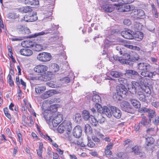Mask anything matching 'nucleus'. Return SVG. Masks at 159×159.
I'll return each mask as SVG.
<instances>
[{"label": "nucleus", "instance_id": "obj_24", "mask_svg": "<svg viewBox=\"0 0 159 159\" xmlns=\"http://www.w3.org/2000/svg\"><path fill=\"white\" fill-rule=\"evenodd\" d=\"M102 7L105 12H111L115 9V8L112 5L106 4L103 5Z\"/></svg>", "mask_w": 159, "mask_h": 159}, {"label": "nucleus", "instance_id": "obj_33", "mask_svg": "<svg viewBox=\"0 0 159 159\" xmlns=\"http://www.w3.org/2000/svg\"><path fill=\"white\" fill-rule=\"evenodd\" d=\"M25 3L27 4L36 6L39 4L38 0H25Z\"/></svg>", "mask_w": 159, "mask_h": 159}, {"label": "nucleus", "instance_id": "obj_25", "mask_svg": "<svg viewBox=\"0 0 159 159\" xmlns=\"http://www.w3.org/2000/svg\"><path fill=\"white\" fill-rule=\"evenodd\" d=\"M43 148V145L42 143H39V149L36 150L37 154L39 157V159H41L43 158L42 152Z\"/></svg>", "mask_w": 159, "mask_h": 159}, {"label": "nucleus", "instance_id": "obj_9", "mask_svg": "<svg viewBox=\"0 0 159 159\" xmlns=\"http://www.w3.org/2000/svg\"><path fill=\"white\" fill-rule=\"evenodd\" d=\"M58 92L55 89H53L46 91L40 95V98L43 99H45L58 93Z\"/></svg>", "mask_w": 159, "mask_h": 159}, {"label": "nucleus", "instance_id": "obj_1", "mask_svg": "<svg viewBox=\"0 0 159 159\" xmlns=\"http://www.w3.org/2000/svg\"><path fill=\"white\" fill-rule=\"evenodd\" d=\"M48 34H50L51 35H52L51 38L55 39H57L59 38V32L57 30V28L54 27H52L49 29L47 30V31L45 32L44 31H42L38 33H36L32 34L30 36V38H35L37 36L43 35Z\"/></svg>", "mask_w": 159, "mask_h": 159}, {"label": "nucleus", "instance_id": "obj_39", "mask_svg": "<svg viewBox=\"0 0 159 159\" xmlns=\"http://www.w3.org/2000/svg\"><path fill=\"white\" fill-rule=\"evenodd\" d=\"M132 152H134L135 154L139 155L141 153V150L139 147L137 146H135L132 148Z\"/></svg>", "mask_w": 159, "mask_h": 159}, {"label": "nucleus", "instance_id": "obj_23", "mask_svg": "<svg viewBox=\"0 0 159 159\" xmlns=\"http://www.w3.org/2000/svg\"><path fill=\"white\" fill-rule=\"evenodd\" d=\"M65 138L66 140L69 141L71 143H75V140L74 138L72 135L71 131L66 132L65 135Z\"/></svg>", "mask_w": 159, "mask_h": 159}, {"label": "nucleus", "instance_id": "obj_11", "mask_svg": "<svg viewBox=\"0 0 159 159\" xmlns=\"http://www.w3.org/2000/svg\"><path fill=\"white\" fill-rule=\"evenodd\" d=\"M17 31L24 34H28L30 33V30L24 25H18L17 27Z\"/></svg>", "mask_w": 159, "mask_h": 159}, {"label": "nucleus", "instance_id": "obj_45", "mask_svg": "<svg viewBox=\"0 0 159 159\" xmlns=\"http://www.w3.org/2000/svg\"><path fill=\"white\" fill-rule=\"evenodd\" d=\"M49 105L51 104H53L55 103H59L60 102V98H54L51 99L50 100H46Z\"/></svg>", "mask_w": 159, "mask_h": 159}, {"label": "nucleus", "instance_id": "obj_34", "mask_svg": "<svg viewBox=\"0 0 159 159\" xmlns=\"http://www.w3.org/2000/svg\"><path fill=\"white\" fill-rule=\"evenodd\" d=\"M137 97L140 101L145 102L146 100L145 95L142 92H138Z\"/></svg>", "mask_w": 159, "mask_h": 159}, {"label": "nucleus", "instance_id": "obj_30", "mask_svg": "<svg viewBox=\"0 0 159 159\" xmlns=\"http://www.w3.org/2000/svg\"><path fill=\"white\" fill-rule=\"evenodd\" d=\"M130 101L135 108L138 109L140 108L141 104L136 99H131L130 100Z\"/></svg>", "mask_w": 159, "mask_h": 159}, {"label": "nucleus", "instance_id": "obj_3", "mask_svg": "<svg viewBox=\"0 0 159 159\" xmlns=\"http://www.w3.org/2000/svg\"><path fill=\"white\" fill-rule=\"evenodd\" d=\"M63 119L62 115L61 114H58L54 117H52L48 124L51 128L56 127L62 120Z\"/></svg>", "mask_w": 159, "mask_h": 159}, {"label": "nucleus", "instance_id": "obj_27", "mask_svg": "<svg viewBox=\"0 0 159 159\" xmlns=\"http://www.w3.org/2000/svg\"><path fill=\"white\" fill-rule=\"evenodd\" d=\"M155 142L154 139L152 137H148L145 139V145L147 146L153 145Z\"/></svg>", "mask_w": 159, "mask_h": 159}, {"label": "nucleus", "instance_id": "obj_38", "mask_svg": "<svg viewBox=\"0 0 159 159\" xmlns=\"http://www.w3.org/2000/svg\"><path fill=\"white\" fill-rule=\"evenodd\" d=\"M102 114H105L108 117H110L111 116V112L110 109L106 106H104Z\"/></svg>", "mask_w": 159, "mask_h": 159}, {"label": "nucleus", "instance_id": "obj_50", "mask_svg": "<svg viewBox=\"0 0 159 159\" xmlns=\"http://www.w3.org/2000/svg\"><path fill=\"white\" fill-rule=\"evenodd\" d=\"M14 107V110L16 112H18L19 111L18 108L17 106H15L14 104L12 102H11L9 106V109L11 111H13L14 109L13 107Z\"/></svg>", "mask_w": 159, "mask_h": 159}, {"label": "nucleus", "instance_id": "obj_49", "mask_svg": "<svg viewBox=\"0 0 159 159\" xmlns=\"http://www.w3.org/2000/svg\"><path fill=\"white\" fill-rule=\"evenodd\" d=\"M16 134L18 139V141L20 145L23 144V138L22 135L19 131L16 132Z\"/></svg>", "mask_w": 159, "mask_h": 159}, {"label": "nucleus", "instance_id": "obj_40", "mask_svg": "<svg viewBox=\"0 0 159 159\" xmlns=\"http://www.w3.org/2000/svg\"><path fill=\"white\" fill-rule=\"evenodd\" d=\"M90 119V122L92 125L97 126L98 125V120L93 116H91Z\"/></svg>", "mask_w": 159, "mask_h": 159}, {"label": "nucleus", "instance_id": "obj_59", "mask_svg": "<svg viewBox=\"0 0 159 159\" xmlns=\"http://www.w3.org/2000/svg\"><path fill=\"white\" fill-rule=\"evenodd\" d=\"M23 102L27 109H28V111H29V109L28 105L30 108H32L30 102H28V101L26 98H24L23 99Z\"/></svg>", "mask_w": 159, "mask_h": 159}, {"label": "nucleus", "instance_id": "obj_46", "mask_svg": "<svg viewBox=\"0 0 159 159\" xmlns=\"http://www.w3.org/2000/svg\"><path fill=\"white\" fill-rule=\"evenodd\" d=\"M49 106L47 100L44 101L42 105L43 110L44 111L47 110H49L50 107Z\"/></svg>", "mask_w": 159, "mask_h": 159}, {"label": "nucleus", "instance_id": "obj_56", "mask_svg": "<svg viewBox=\"0 0 159 159\" xmlns=\"http://www.w3.org/2000/svg\"><path fill=\"white\" fill-rule=\"evenodd\" d=\"M6 132L7 134L8 135L9 137L11 139V140L14 142V141L13 140V138L12 137L10 129L9 128H7L6 129Z\"/></svg>", "mask_w": 159, "mask_h": 159}, {"label": "nucleus", "instance_id": "obj_54", "mask_svg": "<svg viewBox=\"0 0 159 159\" xmlns=\"http://www.w3.org/2000/svg\"><path fill=\"white\" fill-rule=\"evenodd\" d=\"M57 130L58 132L60 133H62L65 131H66L65 128L64 127H63V125L62 123L59 125L57 128Z\"/></svg>", "mask_w": 159, "mask_h": 159}, {"label": "nucleus", "instance_id": "obj_21", "mask_svg": "<svg viewBox=\"0 0 159 159\" xmlns=\"http://www.w3.org/2000/svg\"><path fill=\"white\" fill-rule=\"evenodd\" d=\"M53 74V73L51 70L45 72L43 75H41L43 79L42 80L46 81L51 80L52 75Z\"/></svg>", "mask_w": 159, "mask_h": 159}, {"label": "nucleus", "instance_id": "obj_7", "mask_svg": "<svg viewBox=\"0 0 159 159\" xmlns=\"http://www.w3.org/2000/svg\"><path fill=\"white\" fill-rule=\"evenodd\" d=\"M122 110L128 113L132 114L134 112V109L129 103L127 101L123 102L121 105Z\"/></svg>", "mask_w": 159, "mask_h": 159}, {"label": "nucleus", "instance_id": "obj_6", "mask_svg": "<svg viewBox=\"0 0 159 159\" xmlns=\"http://www.w3.org/2000/svg\"><path fill=\"white\" fill-rule=\"evenodd\" d=\"M116 92L117 94L121 97H125L128 93V90L124 85H117Z\"/></svg>", "mask_w": 159, "mask_h": 159}, {"label": "nucleus", "instance_id": "obj_47", "mask_svg": "<svg viewBox=\"0 0 159 159\" xmlns=\"http://www.w3.org/2000/svg\"><path fill=\"white\" fill-rule=\"evenodd\" d=\"M33 11V8L32 7L29 6L24 7L22 8V11L23 12L27 13L31 12Z\"/></svg>", "mask_w": 159, "mask_h": 159}, {"label": "nucleus", "instance_id": "obj_20", "mask_svg": "<svg viewBox=\"0 0 159 159\" xmlns=\"http://www.w3.org/2000/svg\"><path fill=\"white\" fill-rule=\"evenodd\" d=\"M66 132L72 131V127L71 122L68 120H64L62 123Z\"/></svg>", "mask_w": 159, "mask_h": 159}, {"label": "nucleus", "instance_id": "obj_29", "mask_svg": "<svg viewBox=\"0 0 159 159\" xmlns=\"http://www.w3.org/2000/svg\"><path fill=\"white\" fill-rule=\"evenodd\" d=\"M30 80L33 82H36L39 80H42L43 78H42L41 76H37L36 75H31L29 76Z\"/></svg>", "mask_w": 159, "mask_h": 159}, {"label": "nucleus", "instance_id": "obj_37", "mask_svg": "<svg viewBox=\"0 0 159 159\" xmlns=\"http://www.w3.org/2000/svg\"><path fill=\"white\" fill-rule=\"evenodd\" d=\"M92 101L95 103V104H99L101 101V97L97 94L94 95L92 97Z\"/></svg>", "mask_w": 159, "mask_h": 159}, {"label": "nucleus", "instance_id": "obj_55", "mask_svg": "<svg viewBox=\"0 0 159 159\" xmlns=\"http://www.w3.org/2000/svg\"><path fill=\"white\" fill-rule=\"evenodd\" d=\"M81 120V115L80 113H76L75 116V121L79 122Z\"/></svg>", "mask_w": 159, "mask_h": 159}, {"label": "nucleus", "instance_id": "obj_36", "mask_svg": "<svg viewBox=\"0 0 159 159\" xmlns=\"http://www.w3.org/2000/svg\"><path fill=\"white\" fill-rule=\"evenodd\" d=\"M148 117L149 118V121L151 122V119L153 118L154 116H156V112L155 111L151 109H149L148 112Z\"/></svg>", "mask_w": 159, "mask_h": 159}, {"label": "nucleus", "instance_id": "obj_41", "mask_svg": "<svg viewBox=\"0 0 159 159\" xmlns=\"http://www.w3.org/2000/svg\"><path fill=\"white\" fill-rule=\"evenodd\" d=\"M4 114L6 117H7L10 120L11 119V114L9 113V111L7 107L4 108L3 109Z\"/></svg>", "mask_w": 159, "mask_h": 159}, {"label": "nucleus", "instance_id": "obj_31", "mask_svg": "<svg viewBox=\"0 0 159 159\" xmlns=\"http://www.w3.org/2000/svg\"><path fill=\"white\" fill-rule=\"evenodd\" d=\"M118 81L121 84L120 85H125L128 87L129 82L126 79L120 77L118 79Z\"/></svg>", "mask_w": 159, "mask_h": 159}, {"label": "nucleus", "instance_id": "obj_63", "mask_svg": "<svg viewBox=\"0 0 159 159\" xmlns=\"http://www.w3.org/2000/svg\"><path fill=\"white\" fill-rule=\"evenodd\" d=\"M126 73L129 75H137L138 74L137 71L132 70H128L126 71Z\"/></svg>", "mask_w": 159, "mask_h": 159}, {"label": "nucleus", "instance_id": "obj_32", "mask_svg": "<svg viewBox=\"0 0 159 159\" xmlns=\"http://www.w3.org/2000/svg\"><path fill=\"white\" fill-rule=\"evenodd\" d=\"M82 116L83 118L85 120H88L90 118V116L89 112L86 110H84L82 113Z\"/></svg>", "mask_w": 159, "mask_h": 159}, {"label": "nucleus", "instance_id": "obj_44", "mask_svg": "<svg viewBox=\"0 0 159 159\" xmlns=\"http://www.w3.org/2000/svg\"><path fill=\"white\" fill-rule=\"evenodd\" d=\"M143 33L141 32H138L135 34V37L137 40L139 41L142 40L143 38Z\"/></svg>", "mask_w": 159, "mask_h": 159}, {"label": "nucleus", "instance_id": "obj_61", "mask_svg": "<svg viewBox=\"0 0 159 159\" xmlns=\"http://www.w3.org/2000/svg\"><path fill=\"white\" fill-rule=\"evenodd\" d=\"M140 83H139L140 85H143L146 84L145 80H147L146 78L142 77L141 76L139 78Z\"/></svg>", "mask_w": 159, "mask_h": 159}, {"label": "nucleus", "instance_id": "obj_26", "mask_svg": "<svg viewBox=\"0 0 159 159\" xmlns=\"http://www.w3.org/2000/svg\"><path fill=\"white\" fill-rule=\"evenodd\" d=\"M113 58L115 60L118 61L123 64H129V60H127V59L122 58L121 57H120L116 56H114Z\"/></svg>", "mask_w": 159, "mask_h": 159}, {"label": "nucleus", "instance_id": "obj_42", "mask_svg": "<svg viewBox=\"0 0 159 159\" xmlns=\"http://www.w3.org/2000/svg\"><path fill=\"white\" fill-rule=\"evenodd\" d=\"M137 16L138 18L141 19L145 15L144 11L140 9H139L137 10Z\"/></svg>", "mask_w": 159, "mask_h": 159}, {"label": "nucleus", "instance_id": "obj_64", "mask_svg": "<svg viewBox=\"0 0 159 159\" xmlns=\"http://www.w3.org/2000/svg\"><path fill=\"white\" fill-rule=\"evenodd\" d=\"M98 123L99 122L100 124L103 123L105 120V118L102 116L100 115L98 117Z\"/></svg>", "mask_w": 159, "mask_h": 159}, {"label": "nucleus", "instance_id": "obj_51", "mask_svg": "<svg viewBox=\"0 0 159 159\" xmlns=\"http://www.w3.org/2000/svg\"><path fill=\"white\" fill-rule=\"evenodd\" d=\"M111 75L115 78H118L120 76L121 74L117 71H111L110 72Z\"/></svg>", "mask_w": 159, "mask_h": 159}, {"label": "nucleus", "instance_id": "obj_19", "mask_svg": "<svg viewBox=\"0 0 159 159\" xmlns=\"http://www.w3.org/2000/svg\"><path fill=\"white\" fill-rule=\"evenodd\" d=\"M43 116L45 120H46V122L48 124L49 122L51 120L52 117V116L53 115L50 111L49 110H47L45 111H44L43 112Z\"/></svg>", "mask_w": 159, "mask_h": 159}, {"label": "nucleus", "instance_id": "obj_52", "mask_svg": "<svg viewBox=\"0 0 159 159\" xmlns=\"http://www.w3.org/2000/svg\"><path fill=\"white\" fill-rule=\"evenodd\" d=\"M7 48L8 51V54L9 56L12 59H14L15 61H16L12 55L13 53L11 47L10 45H7Z\"/></svg>", "mask_w": 159, "mask_h": 159}, {"label": "nucleus", "instance_id": "obj_13", "mask_svg": "<svg viewBox=\"0 0 159 159\" xmlns=\"http://www.w3.org/2000/svg\"><path fill=\"white\" fill-rule=\"evenodd\" d=\"M111 114L116 118L119 119L121 115V112L120 110L118 108L114 106L111 107Z\"/></svg>", "mask_w": 159, "mask_h": 159}, {"label": "nucleus", "instance_id": "obj_62", "mask_svg": "<svg viewBox=\"0 0 159 159\" xmlns=\"http://www.w3.org/2000/svg\"><path fill=\"white\" fill-rule=\"evenodd\" d=\"M41 136L45 140L49 141L50 142H52L53 141L52 139L48 134H42L41 135Z\"/></svg>", "mask_w": 159, "mask_h": 159}, {"label": "nucleus", "instance_id": "obj_28", "mask_svg": "<svg viewBox=\"0 0 159 159\" xmlns=\"http://www.w3.org/2000/svg\"><path fill=\"white\" fill-rule=\"evenodd\" d=\"M50 69L52 72L54 74L59 70V67L57 64L52 63L51 65Z\"/></svg>", "mask_w": 159, "mask_h": 159}, {"label": "nucleus", "instance_id": "obj_48", "mask_svg": "<svg viewBox=\"0 0 159 159\" xmlns=\"http://www.w3.org/2000/svg\"><path fill=\"white\" fill-rule=\"evenodd\" d=\"M49 110L53 114L54 112H56L57 110V107L56 104H53L50 105Z\"/></svg>", "mask_w": 159, "mask_h": 159}, {"label": "nucleus", "instance_id": "obj_16", "mask_svg": "<svg viewBox=\"0 0 159 159\" xmlns=\"http://www.w3.org/2000/svg\"><path fill=\"white\" fill-rule=\"evenodd\" d=\"M21 44L23 47L25 48H33L35 45V42L31 40H26L22 41Z\"/></svg>", "mask_w": 159, "mask_h": 159}, {"label": "nucleus", "instance_id": "obj_15", "mask_svg": "<svg viewBox=\"0 0 159 159\" xmlns=\"http://www.w3.org/2000/svg\"><path fill=\"white\" fill-rule=\"evenodd\" d=\"M20 53L21 55L26 57H30L32 55L33 53L32 50L28 48H25L20 50Z\"/></svg>", "mask_w": 159, "mask_h": 159}, {"label": "nucleus", "instance_id": "obj_2", "mask_svg": "<svg viewBox=\"0 0 159 159\" xmlns=\"http://www.w3.org/2000/svg\"><path fill=\"white\" fill-rule=\"evenodd\" d=\"M150 67L149 64L144 62L140 63L138 64V69L140 70H144L141 73V75L145 77L152 78L154 73L149 71L148 69Z\"/></svg>", "mask_w": 159, "mask_h": 159}, {"label": "nucleus", "instance_id": "obj_5", "mask_svg": "<svg viewBox=\"0 0 159 159\" xmlns=\"http://www.w3.org/2000/svg\"><path fill=\"white\" fill-rule=\"evenodd\" d=\"M38 19L37 13L33 12L31 13L24 16L23 20L26 22H33L36 21Z\"/></svg>", "mask_w": 159, "mask_h": 159}, {"label": "nucleus", "instance_id": "obj_22", "mask_svg": "<svg viewBox=\"0 0 159 159\" xmlns=\"http://www.w3.org/2000/svg\"><path fill=\"white\" fill-rule=\"evenodd\" d=\"M46 88L45 86L40 85L37 86L35 88V92L38 94H40L46 90Z\"/></svg>", "mask_w": 159, "mask_h": 159}, {"label": "nucleus", "instance_id": "obj_12", "mask_svg": "<svg viewBox=\"0 0 159 159\" xmlns=\"http://www.w3.org/2000/svg\"><path fill=\"white\" fill-rule=\"evenodd\" d=\"M132 54L129 55L128 53H125L123 56L126 57H127L129 61H138L139 59V57L138 54L135 52H132Z\"/></svg>", "mask_w": 159, "mask_h": 159}, {"label": "nucleus", "instance_id": "obj_57", "mask_svg": "<svg viewBox=\"0 0 159 159\" xmlns=\"http://www.w3.org/2000/svg\"><path fill=\"white\" fill-rule=\"evenodd\" d=\"M147 120L148 119L147 117L144 116H143L142 117V119L141 121L140 122V123L144 125H148Z\"/></svg>", "mask_w": 159, "mask_h": 159}, {"label": "nucleus", "instance_id": "obj_14", "mask_svg": "<svg viewBox=\"0 0 159 159\" xmlns=\"http://www.w3.org/2000/svg\"><path fill=\"white\" fill-rule=\"evenodd\" d=\"M131 84V87L130 88H128V89H130V92L133 94L136 93L137 90L141 88L140 84L139 82L132 81Z\"/></svg>", "mask_w": 159, "mask_h": 159}, {"label": "nucleus", "instance_id": "obj_53", "mask_svg": "<svg viewBox=\"0 0 159 159\" xmlns=\"http://www.w3.org/2000/svg\"><path fill=\"white\" fill-rule=\"evenodd\" d=\"M95 108H96L97 111L100 113H102L103 112V108L101 105L99 104H97L95 105Z\"/></svg>", "mask_w": 159, "mask_h": 159}, {"label": "nucleus", "instance_id": "obj_60", "mask_svg": "<svg viewBox=\"0 0 159 159\" xmlns=\"http://www.w3.org/2000/svg\"><path fill=\"white\" fill-rule=\"evenodd\" d=\"M7 17L8 18L11 19H15L17 17L15 13H10L8 14Z\"/></svg>", "mask_w": 159, "mask_h": 159}, {"label": "nucleus", "instance_id": "obj_43", "mask_svg": "<svg viewBox=\"0 0 159 159\" xmlns=\"http://www.w3.org/2000/svg\"><path fill=\"white\" fill-rule=\"evenodd\" d=\"M33 48L35 51L38 52L42 51L43 49V46L42 45L37 44L35 42V45Z\"/></svg>", "mask_w": 159, "mask_h": 159}, {"label": "nucleus", "instance_id": "obj_18", "mask_svg": "<svg viewBox=\"0 0 159 159\" xmlns=\"http://www.w3.org/2000/svg\"><path fill=\"white\" fill-rule=\"evenodd\" d=\"M132 32L130 30H128L126 31H123L121 32V35L124 38L132 39L134 38L132 34Z\"/></svg>", "mask_w": 159, "mask_h": 159}, {"label": "nucleus", "instance_id": "obj_58", "mask_svg": "<svg viewBox=\"0 0 159 159\" xmlns=\"http://www.w3.org/2000/svg\"><path fill=\"white\" fill-rule=\"evenodd\" d=\"M8 83L10 86H13L14 85V82L12 80V77L11 75L9 74L8 75Z\"/></svg>", "mask_w": 159, "mask_h": 159}, {"label": "nucleus", "instance_id": "obj_17", "mask_svg": "<svg viewBox=\"0 0 159 159\" xmlns=\"http://www.w3.org/2000/svg\"><path fill=\"white\" fill-rule=\"evenodd\" d=\"M82 130L79 125H77L74 128L73 134L75 137L77 138H80L82 135Z\"/></svg>", "mask_w": 159, "mask_h": 159}, {"label": "nucleus", "instance_id": "obj_35", "mask_svg": "<svg viewBox=\"0 0 159 159\" xmlns=\"http://www.w3.org/2000/svg\"><path fill=\"white\" fill-rule=\"evenodd\" d=\"M146 133L151 136L155 135L156 133V131L155 129V128L150 127L148 128L146 130Z\"/></svg>", "mask_w": 159, "mask_h": 159}, {"label": "nucleus", "instance_id": "obj_10", "mask_svg": "<svg viewBox=\"0 0 159 159\" xmlns=\"http://www.w3.org/2000/svg\"><path fill=\"white\" fill-rule=\"evenodd\" d=\"M126 4L120 3L118 4H114V6L118 7V9L121 12H127L130 11V6Z\"/></svg>", "mask_w": 159, "mask_h": 159}, {"label": "nucleus", "instance_id": "obj_4", "mask_svg": "<svg viewBox=\"0 0 159 159\" xmlns=\"http://www.w3.org/2000/svg\"><path fill=\"white\" fill-rule=\"evenodd\" d=\"M37 59L40 61L46 62L51 59L52 56L50 53L43 52L39 53L37 56Z\"/></svg>", "mask_w": 159, "mask_h": 159}, {"label": "nucleus", "instance_id": "obj_8", "mask_svg": "<svg viewBox=\"0 0 159 159\" xmlns=\"http://www.w3.org/2000/svg\"><path fill=\"white\" fill-rule=\"evenodd\" d=\"M48 67L45 65L39 64L36 66L34 68V70L36 73H40L41 75L48 70Z\"/></svg>", "mask_w": 159, "mask_h": 159}]
</instances>
